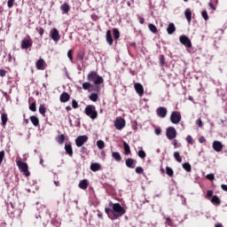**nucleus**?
Instances as JSON below:
<instances>
[{"label":"nucleus","mask_w":227,"mask_h":227,"mask_svg":"<svg viewBox=\"0 0 227 227\" xmlns=\"http://www.w3.org/2000/svg\"><path fill=\"white\" fill-rule=\"evenodd\" d=\"M109 206H113V209L110 207H105V212L108 215V217L112 220H116L119 216H122L126 213V209L120 204V202L109 203Z\"/></svg>","instance_id":"obj_1"},{"label":"nucleus","mask_w":227,"mask_h":227,"mask_svg":"<svg viewBox=\"0 0 227 227\" xmlns=\"http://www.w3.org/2000/svg\"><path fill=\"white\" fill-rule=\"evenodd\" d=\"M88 80L89 82H93V83L97 86L104 83V78L102 76H99L97 71H91L90 73H89Z\"/></svg>","instance_id":"obj_2"},{"label":"nucleus","mask_w":227,"mask_h":227,"mask_svg":"<svg viewBox=\"0 0 227 227\" xmlns=\"http://www.w3.org/2000/svg\"><path fill=\"white\" fill-rule=\"evenodd\" d=\"M84 112L86 115H88V117H90V119L92 120H95L98 118V114L94 105H87Z\"/></svg>","instance_id":"obj_3"},{"label":"nucleus","mask_w":227,"mask_h":227,"mask_svg":"<svg viewBox=\"0 0 227 227\" xmlns=\"http://www.w3.org/2000/svg\"><path fill=\"white\" fill-rule=\"evenodd\" d=\"M17 165L20 168V170L21 172H23L24 176H26V177H28L30 176V172H29V169H28V165L27 163H26L25 161H21L20 160H19L17 161Z\"/></svg>","instance_id":"obj_4"},{"label":"nucleus","mask_w":227,"mask_h":227,"mask_svg":"<svg viewBox=\"0 0 227 227\" xmlns=\"http://www.w3.org/2000/svg\"><path fill=\"white\" fill-rule=\"evenodd\" d=\"M33 43V39H31L30 35H27V38L22 39L20 48L21 50H28L29 48H32Z\"/></svg>","instance_id":"obj_5"},{"label":"nucleus","mask_w":227,"mask_h":227,"mask_svg":"<svg viewBox=\"0 0 227 227\" xmlns=\"http://www.w3.org/2000/svg\"><path fill=\"white\" fill-rule=\"evenodd\" d=\"M166 137L167 138H168V140H173L174 138H176V137H177V131L176 128H174L173 126L167 128Z\"/></svg>","instance_id":"obj_6"},{"label":"nucleus","mask_w":227,"mask_h":227,"mask_svg":"<svg viewBox=\"0 0 227 227\" xmlns=\"http://www.w3.org/2000/svg\"><path fill=\"white\" fill-rule=\"evenodd\" d=\"M182 119V115L180 114V112H172L171 115H170V121L171 122H173V124H178L181 121Z\"/></svg>","instance_id":"obj_7"},{"label":"nucleus","mask_w":227,"mask_h":227,"mask_svg":"<svg viewBox=\"0 0 227 227\" xmlns=\"http://www.w3.org/2000/svg\"><path fill=\"white\" fill-rule=\"evenodd\" d=\"M114 126L116 129H123L126 126V121L123 119V117H117V119L114 121Z\"/></svg>","instance_id":"obj_8"},{"label":"nucleus","mask_w":227,"mask_h":227,"mask_svg":"<svg viewBox=\"0 0 227 227\" xmlns=\"http://www.w3.org/2000/svg\"><path fill=\"white\" fill-rule=\"evenodd\" d=\"M89 140V137L87 135H80L75 138V144L77 147H82L83 144Z\"/></svg>","instance_id":"obj_9"},{"label":"nucleus","mask_w":227,"mask_h":227,"mask_svg":"<svg viewBox=\"0 0 227 227\" xmlns=\"http://www.w3.org/2000/svg\"><path fill=\"white\" fill-rule=\"evenodd\" d=\"M179 41H180L181 44H184V46H186V48L192 47V41H191V39H189V37H187V35H180Z\"/></svg>","instance_id":"obj_10"},{"label":"nucleus","mask_w":227,"mask_h":227,"mask_svg":"<svg viewBox=\"0 0 227 227\" xmlns=\"http://www.w3.org/2000/svg\"><path fill=\"white\" fill-rule=\"evenodd\" d=\"M50 35H51V39L53 41H55L56 43H58L59 41V39H61L58 28H52L50 31Z\"/></svg>","instance_id":"obj_11"},{"label":"nucleus","mask_w":227,"mask_h":227,"mask_svg":"<svg viewBox=\"0 0 227 227\" xmlns=\"http://www.w3.org/2000/svg\"><path fill=\"white\" fill-rule=\"evenodd\" d=\"M156 113L159 117L164 118L168 114V110L165 106H160L159 108H157Z\"/></svg>","instance_id":"obj_12"},{"label":"nucleus","mask_w":227,"mask_h":227,"mask_svg":"<svg viewBox=\"0 0 227 227\" xmlns=\"http://www.w3.org/2000/svg\"><path fill=\"white\" fill-rule=\"evenodd\" d=\"M223 145L222 142H219V140H215L213 142V149L215 151H216L217 153H220L221 151H223Z\"/></svg>","instance_id":"obj_13"},{"label":"nucleus","mask_w":227,"mask_h":227,"mask_svg":"<svg viewBox=\"0 0 227 227\" xmlns=\"http://www.w3.org/2000/svg\"><path fill=\"white\" fill-rule=\"evenodd\" d=\"M135 90L138 96H144L145 89L142 85V83H135L134 85Z\"/></svg>","instance_id":"obj_14"},{"label":"nucleus","mask_w":227,"mask_h":227,"mask_svg":"<svg viewBox=\"0 0 227 227\" xmlns=\"http://www.w3.org/2000/svg\"><path fill=\"white\" fill-rule=\"evenodd\" d=\"M65 150H66V153H67L69 156H73V154H74V149H73V147H72L71 142H66Z\"/></svg>","instance_id":"obj_15"},{"label":"nucleus","mask_w":227,"mask_h":227,"mask_svg":"<svg viewBox=\"0 0 227 227\" xmlns=\"http://www.w3.org/2000/svg\"><path fill=\"white\" fill-rule=\"evenodd\" d=\"M137 162V160H134L133 158H127L126 160V165L129 168H135Z\"/></svg>","instance_id":"obj_16"},{"label":"nucleus","mask_w":227,"mask_h":227,"mask_svg":"<svg viewBox=\"0 0 227 227\" xmlns=\"http://www.w3.org/2000/svg\"><path fill=\"white\" fill-rule=\"evenodd\" d=\"M46 67H47V64L45 60H43V59H39V60H37L36 62L37 69L44 70Z\"/></svg>","instance_id":"obj_17"},{"label":"nucleus","mask_w":227,"mask_h":227,"mask_svg":"<svg viewBox=\"0 0 227 227\" xmlns=\"http://www.w3.org/2000/svg\"><path fill=\"white\" fill-rule=\"evenodd\" d=\"M69 99H70V94H68V92H63L60 95L61 103H67V101H69Z\"/></svg>","instance_id":"obj_18"},{"label":"nucleus","mask_w":227,"mask_h":227,"mask_svg":"<svg viewBox=\"0 0 227 227\" xmlns=\"http://www.w3.org/2000/svg\"><path fill=\"white\" fill-rule=\"evenodd\" d=\"M89 186V181L88 179H82L79 183V187L82 188V190H86Z\"/></svg>","instance_id":"obj_19"},{"label":"nucleus","mask_w":227,"mask_h":227,"mask_svg":"<svg viewBox=\"0 0 227 227\" xmlns=\"http://www.w3.org/2000/svg\"><path fill=\"white\" fill-rule=\"evenodd\" d=\"M60 10L63 12V14H68L70 11V5L67 3H65L63 5H61Z\"/></svg>","instance_id":"obj_20"},{"label":"nucleus","mask_w":227,"mask_h":227,"mask_svg":"<svg viewBox=\"0 0 227 227\" xmlns=\"http://www.w3.org/2000/svg\"><path fill=\"white\" fill-rule=\"evenodd\" d=\"M106 41H107L108 44H110V46H112L114 44V39L112 37L111 30L106 31Z\"/></svg>","instance_id":"obj_21"},{"label":"nucleus","mask_w":227,"mask_h":227,"mask_svg":"<svg viewBox=\"0 0 227 227\" xmlns=\"http://www.w3.org/2000/svg\"><path fill=\"white\" fill-rule=\"evenodd\" d=\"M176 26L174 25V23H169L168 28H167V32L168 35H172L174 34V32H176Z\"/></svg>","instance_id":"obj_22"},{"label":"nucleus","mask_w":227,"mask_h":227,"mask_svg":"<svg viewBox=\"0 0 227 227\" xmlns=\"http://www.w3.org/2000/svg\"><path fill=\"white\" fill-rule=\"evenodd\" d=\"M30 121L34 124V126H40V121L36 115H31Z\"/></svg>","instance_id":"obj_23"},{"label":"nucleus","mask_w":227,"mask_h":227,"mask_svg":"<svg viewBox=\"0 0 227 227\" xmlns=\"http://www.w3.org/2000/svg\"><path fill=\"white\" fill-rule=\"evenodd\" d=\"M101 168V165L100 163H91L90 165V169L93 171V172H97L98 170H100Z\"/></svg>","instance_id":"obj_24"},{"label":"nucleus","mask_w":227,"mask_h":227,"mask_svg":"<svg viewBox=\"0 0 227 227\" xmlns=\"http://www.w3.org/2000/svg\"><path fill=\"white\" fill-rule=\"evenodd\" d=\"M112 156L116 161H121L122 160L121 153L115 151L112 153Z\"/></svg>","instance_id":"obj_25"},{"label":"nucleus","mask_w":227,"mask_h":227,"mask_svg":"<svg viewBox=\"0 0 227 227\" xmlns=\"http://www.w3.org/2000/svg\"><path fill=\"white\" fill-rule=\"evenodd\" d=\"M211 202L213 204L219 206L221 204V199H219V197L217 195H213V197L211 199Z\"/></svg>","instance_id":"obj_26"},{"label":"nucleus","mask_w":227,"mask_h":227,"mask_svg":"<svg viewBox=\"0 0 227 227\" xmlns=\"http://www.w3.org/2000/svg\"><path fill=\"white\" fill-rule=\"evenodd\" d=\"M82 89L84 90H89V92H91V83L89 82H85L84 83H82Z\"/></svg>","instance_id":"obj_27"},{"label":"nucleus","mask_w":227,"mask_h":227,"mask_svg":"<svg viewBox=\"0 0 227 227\" xmlns=\"http://www.w3.org/2000/svg\"><path fill=\"white\" fill-rule=\"evenodd\" d=\"M184 14H185V18H186L187 21H188L189 23H191V21H192V11H191L190 9H186Z\"/></svg>","instance_id":"obj_28"},{"label":"nucleus","mask_w":227,"mask_h":227,"mask_svg":"<svg viewBox=\"0 0 227 227\" xmlns=\"http://www.w3.org/2000/svg\"><path fill=\"white\" fill-rule=\"evenodd\" d=\"M1 121H2L3 126H6L7 122H8V114H2Z\"/></svg>","instance_id":"obj_29"},{"label":"nucleus","mask_w":227,"mask_h":227,"mask_svg":"<svg viewBox=\"0 0 227 227\" xmlns=\"http://www.w3.org/2000/svg\"><path fill=\"white\" fill-rule=\"evenodd\" d=\"M174 158H175V160H176V161H178L179 163H181V161H182V156H181L179 151H175V153H174Z\"/></svg>","instance_id":"obj_30"},{"label":"nucleus","mask_w":227,"mask_h":227,"mask_svg":"<svg viewBox=\"0 0 227 227\" xmlns=\"http://www.w3.org/2000/svg\"><path fill=\"white\" fill-rule=\"evenodd\" d=\"M138 156L139 158L145 159L146 158V153L145 151H144L143 147H139V151H138Z\"/></svg>","instance_id":"obj_31"},{"label":"nucleus","mask_w":227,"mask_h":227,"mask_svg":"<svg viewBox=\"0 0 227 227\" xmlns=\"http://www.w3.org/2000/svg\"><path fill=\"white\" fill-rule=\"evenodd\" d=\"M149 30H151V32H153V34H157L158 33V28L155 25H153V23H151L149 25Z\"/></svg>","instance_id":"obj_32"},{"label":"nucleus","mask_w":227,"mask_h":227,"mask_svg":"<svg viewBox=\"0 0 227 227\" xmlns=\"http://www.w3.org/2000/svg\"><path fill=\"white\" fill-rule=\"evenodd\" d=\"M113 32H114V38L116 40L120 39V35H121L120 30L118 28H114Z\"/></svg>","instance_id":"obj_33"},{"label":"nucleus","mask_w":227,"mask_h":227,"mask_svg":"<svg viewBox=\"0 0 227 227\" xmlns=\"http://www.w3.org/2000/svg\"><path fill=\"white\" fill-rule=\"evenodd\" d=\"M166 174L172 177L174 176V170L171 168V167H166Z\"/></svg>","instance_id":"obj_34"},{"label":"nucleus","mask_w":227,"mask_h":227,"mask_svg":"<svg viewBox=\"0 0 227 227\" xmlns=\"http://www.w3.org/2000/svg\"><path fill=\"white\" fill-rule=\"evenodd\" d=\"M124 151L125 154H130L131 153L130 146L129 145V144H127V142H124Z\"/></svg>","instance_id":"obj_35"},{"label":"nucleus","mask_w":227,"mask_h":227,"mask_svg":"<svg viewBox=\"0 0 227 227\" xmlns=\"http://www.w3.org/2000/svg\"><path fill=\"white\" fill-rule=\"evenodd\" d=\"M89 98H90V99L91 101L96 102V101H98V94H97V93H92V94H90V96H89Z\"/></svg>","instance_id":"obj_36"},{"label":"nucleus","mask_w":227,"mask_h":227,"mask_svg":"<svg viewBox=\"0 0 227 227\" xmlns=\"http://www.w3.org/2000/svg\"><path fill=\"white\" fill-rule=\"evenodd\" d=\"M57 142H59V144H64L65 143V135H59V137H57Z\"/></svg>","instance_id":"obj_37"},{"label":"nucleus","mask_w":227,"mask_h":227,"mask_svg":"<svg viewBox=\"0 0 227 227\" xmlns=\"http://www.w3.org/2000/svg\"><path fill=\"white\" fill-rule=\"evenodd\" d=\"M105 145L106 144L104 140H98L97 146L98 147V149H104Z\"/></svg>","instance_id":"obj_38"},{"label":"nucleus","mask_w":227,"mask_h":227,"mask_svg":"<svg viewBox=\"0 0 227 227\" xmlns=\"http://www.w3.org/2000/svg\"><path fill=\"white\" fill-rule=\"evenodd\" d=\"M183 168H184V170L187 172H191L192 165H190V163H183Z\"/></svg>","instance_id":"obj_39"},{"label":"nucleus","mask_w":227,"mask_h":227,"mask_svg":"<svg viewBox=\"0 0 227 227\" xmlns=\"http://www.w3.org/2000/svg\"><path fill=\"white\" fill-rule=\"evenodd\" d=\"M29 110H31L32 112H36V101H34L33 103H31V105H29Z\"/></svg>","instance_id":"obj_40"},{"label":"nucleus","mask_w":227,"mask_h":227,"mask_svg":"<svg viewBox=\"0 0 227 227\" xmlns=\"http://www.w3.org/2000/svg\"><path fill=\"white\" fill-rule=\"evenodd\" d=\"M45 112H46L45 105H40L39 113L42 114V115H45Z\"/></svg>","instance_id":"obj_41"},{"label":"nucleus","mask_w":227,"mask_h":227,"mask_svg":"<svg viewBox=\"0 0 227 227\" xmlns=\"http://www.w3.org/2000/svg\"><path fill=\"white\" fill-rule=\"evenodd\" d=\"M213 198L214 197V192L213 190H207V199H210V198Z\"/></svg>","instance_id":"obj_42"},{"label":"nucleus","mask_w":227,"mask_h":227,"mask_svg":"<svg viewBox=\"0 0 227 227\" xmlns=\"http://www.w3.org/2000/svg\"><path fill=\"white\" fill-rule=\"evenodd\" d=\"M4 156H5L4 151H0V165H2Z\"/></svg>","instance_id":"obj_43"},{"label":"nucleus","mask_w":227,"mask_h":227,"mask_svg":"<svg viewBox=\"0 0 227 227\" xmlns=\"http://www.w3.org/2000/svg\"><path fill=\"white\" fill-rule=\"evenodd\" d=\"M14 4H15V0H8L7 6L9 7V9H12Z\"/></svg>","instance_id":"obj_44"},{"label":"nucleus","mask_w":227,"mask_h":227,"mask_svg":"<svg viewBox=\"0 0 227 227\" xmlns=\"http://www.w3.org/2000/svg\"><path fill=\"white\" fill-rule=\"evenodd\" d=\"M67 57H68V59H69L71 61L74 60V55H73V51H72V50H69V51H67Z\"/></svg>","instance_id":"obj_45"},{"label":"nucleus","mask_w":227,"mask_h":227,"mask_svg":"<svg viewBox=\"0 0 227 227\" xmlns=\"http://www.w3.org/2000/svg\"><path fill=\"white\" fill-rule=\"evenodd\" d=\"M201 15H202V18H203L206 21H207V20H208L207 12V11H203V12H201Z\"/></svg>","instance_id":"obj_46"},{"label":"nucleus","mask_w":227,"mask_h":227,"mask_svg":"<svg viewBox=\"0 0 227 227\" xmlns=\"http://www.w3.org/2000/svg\"><path fill=\"white\" fill-rule=\"evenodd\" d=\"M186 141L188 142V144H193V138L192 135H187Z\"/></svg>","instance_id":"obj_47"},{"label":"nucleus","mask_w":227,"mask_h":227,"mask_svg":"<svg viewBox=\"0 0 227 227\" xmlns=\"http://www.w3.org/2000/svg\"><path fill=\"white\" fill-rule=\"evenodd\" d=\"M165 223H167L168 225H170V226L173 225V222H172L170 216H167Z\"/></svg>","instance_id":"obj_48"},{"label":"nucleus","mask_w":227,"mask_h":227,"mask_svg":"<svg viewBox=\"0 0 227 227\" xmlns=\"http://www.w3.org/2000/svg\"><path fill=\"white\" fill-rule=\"evenodd\" d=\"M136 172H137V174H143L144 173L143 167H137L136 168Z\"/></svg>","instance_id":"obj_49"},{"label":"nucleus","mask_w":227,"mask_h":227,"mask_svg":"<svg viewBox=\"0 0 227 227\" xmlns=\"http://www.w3.org/2000/svg\"><path fill=\"white\" fill-rule=\"evenodd\" d=\"M207 179H209L210 181H213L215 179V174H207L206 176Z\"/></svg>","instance_id":"obj_50"},{"label":"nucleus","mask_w":227,"mask_h":227,"mask_svg":"<svg viewBox=\"0 0 227 227\" xmlns=\"http://www.w3.org/2000/svg\"><path fill=\"white\" fill-rule=\"evenodd\" d=\"M6 74H7V71H5V69H0V76H2V78L6 76Z\"/></svg>","instance_id":"obj_51"},{"label":"nucleus","mask_w":227,"mask_h":227,"mask_svg":"<svg viewBox=\"0 0 227 227\" xmlns=\"http://www.w3.org/2000/svg\"><path fill=\"white\" fill-rule=\"evenodd\" d=\"M196 124H197L200 128H202V126H203L202 120H201V119H197Z\"/></svg>","instance_id":"obj_52"},{"label":"nucleus","mask_w":227,"mask_h":227,"mask_svg":"<svg viewBox=\"0 0 227 227\" xmlns=\"http://www.w3.org/2000/svg\"><path fill=\"white\" fill-rule=\"evenodd\" d=\"M72 106H73V108H78V103L75 99H73Z\"/></svg>","instance_id":"obj_53"},{"label":"nucleus","mask_w":227,"mask_h":227,"mask_svg":"<svg viewBox=\"0 0 227 227\" xmlns=\"http://www.w3.org/2000/svg\"><path fill=\"white\" fill-rule=\"evenodd\" d=\"M161 131H162L161 128H156V129H154V133L156 135H161Z\"/></svg>","instance_id":"obj_54"},{"label":"nucleus","mask_w":227,"mask_h":227,"mask_svg":"<svg viewBox=\"0 0 227 227\" xmlns=\"http://www.w3.org/2000/svg\"><path fill=\"white\" fill-rule=\"evenodd\" d=\"M160 66H161V67H163V66H164V64H165V59H164V56L160 57Z\"/></svg>","instance_id":"obj_55"},{"label":"nucleus","mask_w":227,"mask_h":227,"mask_svg":"<svg viewBox=\"0 0 227 227\" xmlns=\"http://www.w3.org/2000/svg\"><path fill=\"white\" fill-rule=\"evenodd\" d=\"M138 21L141 25H144L145 23V18L138 17Z\"/></svg>","instance_id":"obj_56"},{"label":"nucleus","mask_w":227,"mask_h":227,"mask_svg":"<svg viewBox=\"0 0 227 227\" xmlns=\"http://www.w3.org/2000/svg\"><path fill=\"white\" fill-rule=\"evenodd\" d=\"M38 32H39V35H40L41 36H43V34H44L43 28H39V29H38Z\"/></svg>","instance_id":"obj_57"},{"label":"nucleus","mask_w":227,"mask_h":227,"mask_svg":"<svg viewBox=\"0 0 227 227\" xmlns=\"http://www.w3.org/2000/svg\"><path fill=\"white\" fill-rule=\"evenodd\" d=\"M199 142H200L201 144H203L204 142H206L205 137H200V138H199Z\"/></svg>","instance_id":"obj_58"},{"label":"nucleus","mask_w":227,"mask_h":227,"mask_svg":"<svg viewBox=\"0 0 227 227\" xmlns=\"http://www.w3.org/2000/svg\"><path fill=\"white\" fill-rule=\"evenodd\" d=\"M221 188L227 192V184H221Z\"/></svg>","instance_id":"obj_59"},{"label":"nucleus","mask_w":227,"mask_h":227,"mask_svg":"<svg viewBox=\"0 0 227 227\" xmlns=\"http://www.w3.org/2000/svg\"><path fill=\"white\" fill-rule=\"evenodd\" d=\"M98 216L99 218H103V213H101V211H98Z\"/></svg>","instance_id":"obj_60"},{"label":"nucleus","mask_w":227,"mask_h":227,"mask_svg":"<svg viewBox=\"0 0 227 227\" xmlns=\"http://www.w3.org/2000/svg\"><path fill=\"white\" fill-rule=\"evenodd\" d=\"M215 227H223V223H215Z\"/></svg>","instance_id":"obj_61"},{"label":"nucleus","mask_w":227,"mask_h":227,"mask_svg":"<svg viewBox=\"0 0 227 227\" xmlns=\"http://www.w3.org/2000/svg\"><path fill=\"white\" fill-rule=\"evenodd\" d=\"M173 145H174L175 147H177V145H178L177 140H174Z\"/></svg>","instance_id":"obj_62"},{"label":"nucleus","mask_w":227,"mask_h":227,"mask_svg":"<svg viewBox=\"0 0 227 227\" xmlns=\"http://www.w3.org/2000/svg\"><path fill=\"white\" fill-rule=\"evenodd\" d=\"M82 153H85V151H87V147H84V145L82 146Z\"/></svg>","instance_id":"obj_63"},{"label":"nucleus","mask_w":227,"mask_h":227,"mask_svg":"<svg viewBox=\"0 0 227 227\" xmlns=\"http://www.w3.org/2000/svg\"><path fill=\"white\" fill-rule=\"evenodd\" d=\"M54 184H56V186H59L60 183L59 181H54Z\"/></svg>","instance_id":"obj_64"}]
</instances>
